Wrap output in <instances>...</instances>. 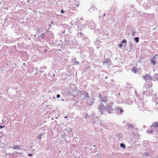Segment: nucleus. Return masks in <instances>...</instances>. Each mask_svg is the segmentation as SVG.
<instances>
[{
	"mask_svg": "<svg viewBox=\"0 0 158 158\" xmlns=\"http://www.w3.org/2000/svg\"><path fill=\"white\" fill-rule=\"evenodd\" d=\"M98 109L99 111L102 114L103 111L105 110V107L103 104L101 103L98 106Z\"/></svg>",
	"mask_w": 158,
	"mask_h": 158,
	"instance_id": "obj_1",
	"label": "nucleus"
},
{
	"mask_svg": "<svg viewBox=\"0 0 158 158\" xmlns=\"http://www.w3.org/2000/svg\"><path fill=\"white\" fill-rule=\"evenodd\" d=\"M22 146L21 145H14L12 148L14 150H21L22 149Z\"/></svg>",
	"mask_w": 158,
	"mask_h": 158,
	"instance_id": "obj_2",
	"label": "nucleus"
},
{
	"mask_svg": "<svg viewBox=\"0 0 158 158\" xmlns=\"http://www.w3.org/2000/svg\"><path fill=\"white\" fill-rule=\"evenodd\" d=\"M158 56V54L156 55L154 57L152 58L151 60V63L153 64V65H155L156 64V62L154 60V59H156V57L157 56Z\"/></svg>",
	"mask_w": 158,
	"mask_h": 158,
	"instance_id": "obj_3",
	"label": "nucleus"
},
{
	"mask_svg": "<svg viewBox=\"0 0 158 158\" xmlns=\"http://www.w3.org/2000/svg\"><path fill=\"white\" fill-rule=\"evenodd\" d=\"M109 98L110 100V101H111L110 102V104L111 106H112L113 105L114 103V98L112 97H110Z\"/></svg>",
	"mask_w": 158,
	"mask_h": 158,
	"instance_id": "obj_4",
	"label": "nucleus"
},
{
	"mask_svg": "<svg viewBox=\"0 0 158 158\" xmlns=\"http://www.w3.org/2000/svg\"><path fill=\"white\" fill-rule=\"evenodd\" d=\"M101 101L103 102H107L106 97H102L101 98Z\"/></svg>",
	"mask_w": 158,
	"mask_h": 158,
	"instance_id": "obj_5",
	"label": "nucleus"
},
{
	"mask_svg": "<svg viewBox=\"0 0 158 158\" xmlns=\"http://www.w3.org/2000/svg\"><path fill=\"white\" fill-rule=\"evenodd\" d=\"M152 126L155 127H158V122H156L153 123Z\"/></svg>",
	"mask_w": 158,
	"mask_h": 158,
	"instance_id": "obj_6",
	"label": "nucleus"
},
{
	"mask_svg": "<svg viewBox=\"0 0 158 158\" xmlns=\"http://www.w3.org/2000/svg\"><path fill=\"white\" fill-rule=\"evenodd\" d=\"M149 76V75L148 74H147L145 76H143V78H144L145 79V81H146L147 79V78Z\"/></svg>",
	"mask_w": 158,
	"mask_h": 158,
	"instance_id": "obj_7",
	"label": "nucleus"
},
{
	"mask_svg": "<svg viewBox=\"0 0 158 158\" xmlns=\"http://www.w3.org/2000/svg\"><path fill=\"white\" fill-rule=\"evenodd\" d=\"M117 110H119L120 114L122 113L123 112V110L121 108H118Z\"/></svg>",
	"mask_w": 158,
	"mask_h": 158,
	"instance_id": "obj_8",
	"label": "nucleus"
},
{
	"mask_svg": "<svg viewBox=\"0 0 158 158\" xmlns=\"http://www.w3.org/2000/svg\"><path fill=\"white\" fill-rule=\"evenodd\" d=\"M120 146L122 148H125V145L124 144L121 143H120Z\"/></svg>",
	"mask_w": 158,
	"mask_h": 158,
	"instance_id": "obj_9",
	"label": "nucleus"
},
{
	"mask_svg": "<svg viewBox=\"0 0 158 158\" xmlns=\"http://www.w3.org/2000/svg\"><path fill=\"white\" fill-rule=\"evenodd\" d=\"M134 40L136 42V43H138L139 41V38L137 37L135 38Z\"/></svg>",
	"mask_w": 158,
	"mask_h": 158,
	"instance_id": "obj_10",
	"label": "nucleus"
},
{
	"mask_svg": "<svg viewBox=\"0 0 158 158\" xmlns=\"http://www.w3.org/2000/svg\"><path fill=\"white\" fill-rule=\"evenodd\" d=\"M85 98H87L89 97V94L87 92H85Z\"/></svg>",
	"mask_w": 158,
	"mask_h": 158,
	"instance_id": "obj_11",
	"label": "nucleus"
},
{
	"mask_svg": "<svg viewBox=\"0 0 158 158\" xmlns=\"http://www.w3.org/2000/svg\"><path fill=\"white\" fill-rule=\"evenodd\" d=\"M43 134H41L40 135H39L38 137V139L40 140L41 139V136L42 135H43Z\"/></svg>",
	"mask_w": 158,
	"mask_h": 158,
	"instance_id": "obj_12",
	"label": "nucleus"
},
{
	"mask_svg": "<svg viewBox=\"0 0 158 158\" xmlns=\"http://www.w3.org/2000/svg\"><path fill=\"white\" fill-rule=\"evenodd\" d=\"M126 42L127 41L125 39L123 40L122 41V43H126Z\"/></svg>",
	"mask_w": 158,
	"mask_h": 158,
	"instance_id": "obj_13",
	"label": "nucleus"
},
{
	"mask_svg": "<svg viewBox=\"0 0 158 158\" xmlns=\"http://www.w3.org/2000/svg\"><path fill=\"white\" fill-rule=\"evenodd\" d=\"M136 70H132V72L135 73L136 72Z\"/></svg>",
	"mask_w": 158,
	"mask_h": 158,
	"instance_id": "obj_14",
	"label": "nucleus"
},
{
	"mask_svg": "<svg viewBox=\"0 0 158 158\" xmlns=\"http://www.w3.org/2000/svg\"><path fill=\"white\" fill-rule=\"evenodd\" d=\"M44 34H42L40 35L42 37V38L43 39H44Z\"/></svg>",
	"mask_w": 158,
	"mask_h": 158,
	"instance_id": "obj_15",
	"label": "nucleus"
},
{
	"mask_svg": "<svg viewBox=\"0 0 158 158\" xmlns=\"http://www.w3.org/2000/svg\"><path fill=\"white\" fill-rule=\"evenodd\" d=\"M5 127V126H0V128L1 129H2L3 128H4Z\"/></svg>",
	"mask_w": 158,
	"mask_h": 158,
	"instance_id": "obj_16",
	"label": "nucleus"
},
{
	"mask_svg": "<svg viewBox=\"0 0 158 158\" xmlns=\"http://www.w3.org/2000/svg\"><path fill=\"white\" fill-rule=\"evenodd\" d=\"M60 97V96L59 94H57V95H56V97L57 98H59Z\"/></svg>",
	"mask_w": 158,
	"mask_h": 158,
	"instance_id": "obj_17",
	"label": "nucleus"
},
{
	"mask_svg": "<svg viewBox=\"0 0 158 158\" xmlns=\"http://www.w3.org/2000/svg\"><path fill=\"white\" fill-rule=\"evenodd\" d=\"M61 13H64V10L63 9H62L61 11Z\"/></svg>",
	"mask_w": 158,
	"mask_h": 158,
	"instance_id": "obj_18",
	"label": "nucleus"
},
{
	"mask_svg": "<svg viewBox=\"0 0 158 158\" xmlns=\"http://www.w3.org/2000/svg\"><path fill=\"white\" fill-rule=\"evenodd\" d=\"M78 35H82V33L81 32H80L78 34Z\"/></svg>",
	"mask_w": 158,
	"mask_h": 158,
	"instance_id": "obj_19",
	"label": "nucleus"
},
{
	"mask_svg": "<svg viewBox=\"0 0 158 158\" xmlns=\"http://www.w3.org/2000/svg\"><path fill=\"white\" fill-rule=\"evenodd\" d=\"M28 156H33V154H28Z\"/></svg>",
	"mask_w": 158,
	"mask_h": 158,
	"instance_id": "obj_20",
	"label": "nucleus"
},
{
	"mask_svg": "<svg viewBox=\"0 0 158 158\" xmlns=\"http://www.w3.org/2000/svg\"><path fill=\"white\" fill-rule=\"evenodd\" d=\"M122 44H120L119 45V46L120 47H122Z\"/></svg>",
	"mask_w": 158,
	"mask_h": 158,
	"instance_id": "obj_21",
	"label": "nucleus"
},
{
	"mask_svg": "<svg viewBox=\"0 0 158 158\" xmlns=\"http://www.w3.org/2000/svg\"><path fill=\"white\" fill-rule=\"evenodd\" d=\"M67 118V116H65L64 117V118Z\"/></svg>",
	"mask_w": 158,
	"mask_h": 158,
	"instance_id": "obj_22",
	"label": "nucleus"
},
{
	"mask_svg": "<svg viewBox=\"0 0 158 158\" xmlns=\"http://www.w3.org/2000/svg\"><path fill=\"white\" fill-rule=\"evenodd\" d=\"M76 6H79V4L76 5Z\"/></svg>",
	"mask_w": 158,
	"mask_h": 158,
	"instance_id": "obj_23",
	"label": "nucleus"
},
{
	"mask_svg": "<svg viewBox=\"0 0 158 158\" xmlns=\"http://www.w3.org/2000/svg\"><path fill=\"white\" fill-rule=\"evenodd\" d=\"M105 14L103 16H105Z\"/></svg>",
	"mask_w": 158,
	"mask_h": 158,
	"instance_id": "obj_24",
	"label": "nucleus"
},
{
	"mask_svg": "<svg viewBox=\"0 0 158 158\" xmlns=\"http://www.w3.org/2000/svg\"><path fill=\"white\" fill-rule=\"evenodd\" d=\"M100 96H101V94H100L99 96L100 97Z\"/></svg>",
	"mask_w": 158,
	"mask_h": 158,
	"instance_id": "obj_25",
	"label": "nucleus"
}]
</instances>
